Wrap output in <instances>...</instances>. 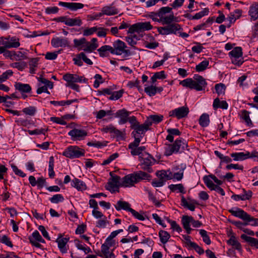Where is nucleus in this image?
<instances>
[{
	"instance_id": "obj_1",
	"label": "nucleus",
	"mask_w": 258,
	"mask_h": 258,
	"mask_svg": "<svg viewBox=\"0 0 258 258\" xmlns=\"http://www.w3.org/2000/svg\"><path fill=\"white\" fill-rule=\"evenodd\" d=\"M151 176L142 171L135 172L133 173L128 174L122 178H120L121 187H130L135 186V185L143 179H149Z\"/></svg>"
},
{
	"instance_id": "obj_2",
	"label": "nucleus",
	"mask_w": 258,
	"mask_h": 258,
	"mask_svg": "<svg viewBox=\"0 0 258 258\" xmlns=\"http://www.w3.org/2000/svg\"><path fill=\"white\" fill-rule=\"evenodd\" d=\"M179 84L184 87L195 89L197 91L205 90L207 85L205 79L198 74H195L193 79H185L180 81Z\"/></svg>"
},
{
	"instance_id": "obj_3",
	"label": "nucleus",
	"mask_w": 258,
	"mask_h": 258,
	"mask_svg": "<svg viewBox=\"0 0 258 258\" xmlns=\"http://www.w3.org/2000/svg\"><path fill=\"white\" fill-rule=\"evenodd\" d=\"M187 148V144L184 140H176L173 144H168L165 149V155L169 156L173 153H181Z\"/></svg>"
},
{
	"instance_id": "obj_4",
	"label": "nucleus",
	"mask_w": 258,
	"mask_h": 258,
	"mask_svg": "<svg viewBox=\"0 0 258 258\" xmlns=\"http://www.w3.org/2000/svg\"><path fill=\"white\" fill-rule=\"evenodd\" d=\"M139 161L141 163L138 165L140 168L147 171L148 172H153L152 166L155 163V159L149 154L145 153L139 156Z\"/></svg>"
},
{
	"instance_id": "obj_5",
	"label": "nucleus",
	"mask_w": 258,
	"mask_h": 258,
	"mask_svg": "<svg viewBox=\"0 0 258 258\" xmlns=\"http://www.w3.org/2000/svg\"><path fill=\"white\" fill-rule=\"evenodd\" d=\"M126 45L125 43L117 40L113 43V46H111V53L116 55L124 54L125 56H128L132 54V53L128 49H125Z\"/></svg>"
},
{
	"instance_id": "obj_6",
	"label": "nucleus",
	"mask_w": 258,
	"mask_h": 258,
	"mask_svg": "<svg viewBox=\"0 0 258 258\" xmlns=\"http://www.w3.org/2000/svg\"><path fill=\"white\" fill-rule=\"evenodd\" d=\"M85 151L77 146L68 147L62 153V155L70 159L78 158L84 156Z\"/></svg>"
},
{
	"instance_id": "obj_7",
	"label": "nucleus",
	"mask_w": 258,
	"mask_h": 258,
	"mask_svg": "<svg viewBox=\"0 0 258 258\" xmlns=\"http://www.w3.org/2000/svg\"><path fill=\"white\" fill-rule=\"evenodd\" d=\"M110 175L111 176V181H109L105 185L106 189L109 190L111 193L116 191L119 192V187H121V185H120L121 182L120 177L116 175H113L112 172L110 173Z\"/></svg>"
},
{
	"instance_id": "obj_8",
	"label": "nucleus",
	"mask_w": 258,
	"mask_h": 258,
	"mask_svg": "<svg viewBox=\"0 0 258 258\" xmlns=\"http://www.w3.org/2000/svg\"><path fill=\"white\" fill-rule=\"evenodd\" d=\"M68 135L73 141H82L85 139L88 133L85 130L74 128L68 133Z\"/></svg>"
},
{
	"instance_id": "obj_9",
	"label": "nucleus",
	"mask_w": 258,
	"mask_h": 258,
	"mask_svg": "<svg viewBox=\"0 0 258 258\" xmlns=\"http://www.w3.org/2000/svg\"><path fill=\"white\" fill-rule=\"evenodd\" d=\"M141 140L136 139L134 142L128 145V148L131 150V153L133 156H142V152L146 149L145 146L139 147Z\"/></svg>"
},
{
	"instance_id": "obj_10",
	"label": "nucleus",
	"mask_w": 258,
	"mask_h": 258,
	"mask_svg": "<svg viewBox=\"0 0 258 258\" xmlns=\"http://www.w3.org/2000/svg\"><path fill=\"white\" fill-rule=\"evenodd\" d=\"M189 109L186 106L178 107L169 112V116L176 117L178 119L187 116L189 113Z\"/></svg>"
},
{
	"instance_id": "obj_11",
	"label": "nucleus",
	"mask_w": 258,
	"mask_h": 258,
	"mask_svg": "<svg viewBox=\"0 0 258 258\" xmlns=\"http://www.w3.org/2000/svg\"><path fill=\"white\" fill-rule=\"evenodd\" d=\"M63 79L67 81L68 84L81 83L82 82L86 83L88 81L87 79L83 76H79L76 74H66L63 75Z\"/></svg>"
},
{
	"instance_id": "obj_12",
	"label": "nucleus",
	"mask_w": 258,
	"mask_h": 258,
	"mask_svg": "<svg viewBox=\"0 0 258 258\" xmlns=\"http://www.w3.org/2000/svg\"><path fill=\"white\" fill-rule=\"evenodd\" d=\"M228 211L233 216L240 218L244 221H247L248 220L253 219L251 218L250 215H248L243 210L238 208H235L234 209L229 210Z\"/></svg>"
},
{
	"instance_id": "obj_13",
	"label": "nucleus",
	"mask_w": 258,
	"mask_h": 258,
	"mask_svg": "<svg viewBox=\"0 0 258 258\" xmlns=\"http://www.w3.org/2000/svg\"><path fill=\"white\" fill-rule=\"evenodd\" d=\"M28 239L32 245L37 248H41L42 246L39 242L45 243V240L37 230L34 231Z\"/></svg>"
},
{
	"instance_id": "obj_14",
	"label": "nucleus",
	"mask_w": 258,
	"mask_h": 258,
	"mask_svg": "<svg viewBox=\"0 0 258 258\" xmlns=\"http://www.w3.org/2000/svg\"><path fill=\"white\" fill-rule=\"evenodd\" d=\"M131 113V112L128 111L125 109L123 108L117 110L115 113V116L120 119L118 122L120 124H123L127 122L129 115Z\"/></svg>"
},
{
	"instance_id": "obj_15",
	"label": "nucleus",
	"mask_w": 258,
	"mask_h": 258,
	"mask_svg": "<svg viewBox=\"0 0 258 258\" xmlns=\"http://www.w3.org/2000/svg\"><path fill=\"white\" fill-rule=\"evenodd\" d=\"M133 130L132 133V136L135 138V140L137 138L141 140V138L143 137V135L147 131V130L142 124H140V123Z\"/></svg>"
},
{
	"instance_id": "obj_16",
	"label": "nucleus",
	"mask_w": 258,
	"mask_h": 258,
	"mask_svg": "<svg viewBox=\"0 0 258 258\" xmlns=\"http://www.w3.org/2000/svg\"><path fill=\"white\" fill-rule=\"evenodd\" d=\"M59 6L67 8L73 11H77L79 9H83L84 7V4L79 3H67L59 2Z\"/></svg>"
},
{
	"instance_id": "obj_17",
	"label": "nucleus",
	"mask_w": 258,
	"mask_h": 258,
	"mask_svg": "<svg viewBox=\"0 0 258 258\" xmlns=\"http://www.w3.org/2000/svg\"><path fill=\"white\" fill-rule=\"evenodd\" d=\"M70 238L68 237H62L61 234H59L58 238L56 239V242L58 244V247L60 251L65 253L67 252L68 249L66 247V244L68 242Z\"/></svg>"
},
{
	"instance_id": "obj_18",
	"label": "nucleus",
	"mask_w": 258,
	"mask_h": 258,
	"mask_svg": "<svg viewBox=\"0 0 258 258\" xmlns=\"http://www.w3.org/2000/svg\"><path fill=\"white\" fill-rule=\"evenodd\" d=\"M51 45L54 47H66L69 46V41L67 38L59 37L53 38L51 41Z\"/></svg>"
},
{
	"instance_id": "obj_19",
	"label": "nucleus",
	"mask_w": 258,
	"mask_h": 258,
	"mask_svg": "<svg viewBox=\"0 0 258 258\" xmlns=\"http://www.w3.org/2000/svg\"><path fill=\"white\" fill-rule=\"evenodd\" d=\"M3 44L5 46L6 48H18L20 45L19 42V39L16 37H12L10 38V41H4Z\"/></svg>"
},
{
	"instance_id": "obj_20",
	"label": "nucleus",
	"mask_w": 258,
	"mask_h": 258,
	"mask_svg": "<svg viewBox=\"0 0 258 258\" xmlns=\"http://www.w3.org/2000/svg\"><path fill=\"white\" fill-rule=\"evenodd\" d=\"M15 87L16 90L19 91L22 94L29 93L31 91V86L27 84H22L19 82H16L15 84Z\"/></svg>"
},
{
	"instance_id": "obj_21",
	"label": "nucleus",
	"mask_w": 258,
	"mask_h": 258,
	"mask_svg": "<svg viewBox=\"0 0 258 258\" xmlns=\"http://www.w3.org/2000/svg\"><path fill=\"white\" fill-rule=\"evenodd\" d=\"M101 12L103 15L112 16L118 14V11L114 6H107L102 8Z\"/></svg>"
},
{
	"instance_id": "obj_22",
	"label": "nucleus",
	"mask_w": 258,
	"mask_h": 258,
	"mask_svg": "<svg viewBox=\"0 0 258 258\" xmlns=\"http://www.w3.org/2000/svg\"><path fill=\"white\" fill-rule=\"evenodd\" d=\"M230 234L231 235L230 239L227 241V244L232 246L237 250L241 251L242 249L241 244L237 241L236 237L232 232H230Z\"/></svg>"
},
{
	"instance_id": "obj_23",
	"label": "nucleus",
	"mask_w": 258,
	"mask_h": 258,
	"mask_svg": "<svg viewBox=\"0 0 258 258\" xmlns=\"http://www.w3.org/2000/svg\"><path fill=\"white\" fill-rule=\"evenodd\" d=\"M83 24L82 21L80 17H76L75 18H70L68 17L66 25L70 27L72 26H81Z\"/></svg>"
},
{
	"instance_id": "obj_24",
	"label": "nucleus",
	"mask_w": 258,
	"mask_h": 258,
	"mask_svg": "<svg viewBox=\"0 0 258 258\" xmlns=\"http://www.w3.org/2000/svg\"><path fill=\"white\" fill-rule=\"evenodd\" d=\"M72 186L76 188L79 190H84L86 189V185L83 181L75 178L71 182Z\"/></svg>"
},
{
	"instance_id": "obj_25",
	"label": "nucleus",
	"mask_w": 258,
	"mask_h": 258,
	"mask_svg": "<svg viewBox=\"0 0 258 258\" xmlns=\"http://www.w3.org/2000/svg\"><path fill=\"white\" fill-rule=\"evenodd\" d=\"M115 208L117 211L124 210L128 212H130V209H132L130 207V204L128 202L120 200L117 202Z\"/></svg>"
},
{
	"instance_id": "obj_26",
	"label": "nucleus",
	"mask_w": 258,
	"mask_h": 258,
	"mask_svg": "<svg viewBox=\"0 0 258 258\" xmlns=\"http://www.w3.org/2000/svg\"><path fill=\"white\" fill-rule=\"evenodd\" d=\"M230 156L234 161H242L248 159L249 154L243 152L233 153L230 154Z\"/></svg>"
},
{
	"instance_id": "obj_27",
	"label": "nucleus",
	"mask_w": 258,
	"mask_h": 258,
	"mask_svg": "<svg viewBox=\"0 0 258 258\" xmlns=\"http://www.w3.org/2000/svg\"><path fill=\"white\" fill-rule=\"evenodd\" d=\"M177 18L174 16L173 12L168 16H164L160 18V22L163 24L169 25L172 24L173 22H176Z\"/></svg>"
},
{
	"instance_id": "obj_28",
	"label": "nucleus",
	"mask_w": 258,
	"mask_h": 258,
	"mask_svg": "<svg viewBox=\"0 0 258 258\" xmlns=\"http://www.w3.org/2000/svg\"><path fill=\"white\" fill-rule=\"evenodd\" d=\"M241 238L247 242L249 243V244L251 246H254L258 248V240L257 239L252 237L248 236L244 234H243L241 235Z\"/></svg>"
},
{
	"instance_id": "obj_29",
	"label": "nucleus",
	"mask_w": 258,
	"mask_h": 258,
	"mask_svg": "<svg viewBox=\"0 0 258 258\" xmlns=\"http://www.w3.org/2000/svg\"><path fill=\"white\" fill-rule=\"evenodd\" d=\"M109 249V247L106 243L101 245V252L105 258H115V255L112 252H110Z\"/></svg>"
},
{
	"instance_id": "obj_30",
	"label": "nucleus",
	"mask_w": 258,
	"mask_h": 258,
	"mask_svg": "<svg viewBox=\"0 0 258 258\" xmlns=\"http://www.w3.org/2000/svg\"><path fill=\"white\" fill-rule=\"evenodd\" d=\"M251 19L256 20L258 18V4L254 3L250 7L248 12Z\"/></svg>"
},
{
	"instance_id": "obj_31",
	"label": "nucleus",
	"mask_w": 258,
	"mask_h": 258,
	"mask_svg": "<svg viewBox=\"0 0 258 258\" xmlns=\"http://www.w3.org/2000/svg\"><path fill=\"white\" fill-rule=\"evenodd\" d=\"M242 48L240 47H236L229 52L231 57L240 58L242 57Z\"/></svg>"
},
{
	"instance_id": "obj_32",
	"label": "nucleus",
	"mask_w": 258,
	"mask_h": 258,
	"mask_svg": "<svg viewBox=\"0 0 258 258\" xmlns=\"http://www.w3.org/2000/svg\"><path fill=\"white\" fill-rule=\"evenodd\" d=\"M199 124L202 127L207 126L210 123L209 115L207 113H203L199 118Z\"/></svg>"
},
{
	"instance_id": "obj_33",
	"label": "nucleus",
	"mask_w": 258,
	"mask_h": 258,
	"mask_svg": "<svg viewBox=\"0 0 258 258\" xmlns=\"http://www.w3.org/2000/svg\"><path fill=\"white\" fill-rule=\"evenodd\" d=\"M168 28V30L170 34H175L176 32L180 30H181L182 28L180 26L176 23H172L171 24L168 25L167 26Z\"/></svg>"
},
{
	"instance_id": "obj_34",
	"label": "nucleus",
	"mask_w": 258,
	"mask_h": 258,
	"mask_svg": "<svg viewBox=\"0 0 258 258\" xmlns=\"http://www.w3.org/2000/svg\"><path fill=\"white\" fill-rule=\"evenodd\" d=\"M159 236L160 241L163 244L166 243L170 237V234L167 231L164 230H161L159 232Z\"/></svg>"
},
{
	"instance_id": "obj_35",
	"label": "nucleus",
	"mask_w": 258,
	"mask_h": 258,
	"mask_svg": "<svg viewBox=\"0 0 258 258\" xmlns=\"http://www.w3.org/2000/svg\"><path fill=\"white\" fill-rule=\"evenodd\" d=\"M97 51L99 52V55L101 57H105L107 56V51H109L111 53V46L110 45H103L100 48L98 49Z\"/></svg>"
},
{
	"instance_id": "obj_36",
	"label": "nucleus",
	"mask_w": 258,
	"mask_h": 258,
	"mask_svg": "<svg viewBox=\"0 0 258 258\" xmlns=\"http://www.w3.org/2000/svg\"><path fill=\"white\" fill-rule=\"evenodd\" d=\"M209 64V61L205 60L196 66V71L197 72H201L205 71Z\"/></svg>"
},
{
	"instance_id": "obj_37",
	"label": "nucleus",
	"mask_w": 258,
	"mask_h": 258,
	"mask_svg": "<svg viewBox=\"0 0 258 258\" xmlns=\"http://www.w3.org/2000/svg\"><path fill=\"white\" fill-rule=\"evenodd\" d=\"M168 187L172 191H175L176 190H178L181 193H185L184 188L182 184H170L169 185Z\"/></svg>"
},
{
	"instance_id": "obj_38",
	"label": "nucleus",
	"mask_w": 258,
	"mask_h": 258,
	"mask_svg": "<svg viewBox=\"0 0 258 258\" xmlns=\"http://www.w3.org/2000/svg\"><path fill=\"white\" fill-rule=\"evenodd\" d=\"M249 111L245 110H243L241 111V117L248 126L252 125V122L249 117Z\"/></svg>"
},
{
	"instance_id": "obj_39",
	"label": "nucleus",
	"mask_w": 258,
	"mask_h": 258,
	"mask_svg": "<svg viewBox=\"0 0 258 258\" xmlns=\"http://www.w3.org/2000/svg\"><path fill=\"white\" fill-rule=\"evenodd\" d=\"M77 101V99H73L69 100L67 101H50V103L53 104L54 105H59V106H64L66 105H69L71 104L72 103Z\"/></svg>"
},
{
	"instance_id": "obj_40",
	"label": "nucleus",
	"mask_w": 258,
	"mask_h": 258,
	"mask_svg": "<svg viewBox=\"0 0 258 258\" xmlns=\"http://www.w3.org/2000/svg\"><path fill=\"white\" fill-rule=\"evenodd\" d=\"M138 23L140 32L146 30H149L152 28V26L149 22H140Z\"/></svg>"
},
{
	"instance_id": "obj_41",
	"label": "nucleus",
	"mask_w": 258,
	"mask_h": 258,
	"mask_svg": "<svg viewBox=\"0 0 258 258\" xmlns=\"http://www.w3.org/2000/svg\"><path fill=\"white\" fill-rule=\"evenodd\" d=\"M243 194L239 195L241 200H249L252 197V192L250 190H246L244 188L242 189Z\"/></svg>"
},
{
	"instance_id": "obj_42",
	"label": "nucleus",
	"mask_w": 258,
	"mask_h": 258,
	"mask_svg": "<svg viewBox=\"0 0 258 258\" xmlns=\"http://www.w3.org/2000/svg\"><path fill=\"white\" fill-rule=\"evenodd\" d=\"M172 13V8L169 7H162L158 11V17L160 18L165 16L166 14Z\"/></svg>"
},
{
	"instance_id": "obj_43",
	"label": "nucleus",
	"mask_w": 258,
	"mask_h": 258,
	"mask_svg": "<svg viewBox=\"0 0 258 258\" xmlns=\"http://www.w3.org/2000/svg\"><path fill=\"white\" fill-rule=\"evenodd\" d=\"M215 88L216 93L219 96L224 95L225 94L226 87L224 84L222 83L217 84L215 85Z\"/></svg>"
},
{
	"instance_id": "obj_44",
	"label": "nucleus",
	"mask_w": 258,
	"mask_h": 258,
	"mask_svg": "<svg viewBox=\"0 0 258 258\" xmlns=\"http://www.w3.org/2000/svg\"><path fill=\"white\" fill-rule=\"evenodd\" d=\"M192 220H193V218L191 216H183L181 221L183 228H187L190 226L189 224L191 223Z\"/></svg>"
},
{
	"instance_id": "obj_45",
	"label": "nucleus",
	"mask_w": 258,
	"mask_h": 258,
	"mask_svg": "<svg viewBox=\"0 0 258 258\" xmlns=\"http://www.w3.org/2000/svg\"><path fill=\"white\" fill-rule=\"evenodd\" d=\"M64 198L60 194L55 195L49 199L50 202L53 204H57L59 202H62Z\"/></svg>"
},
{
	"instance_id": "obj_46",
	"label": "nucleus",
	"mask_w": 258,
	"mask_h": 258,
	"mask_svg": "<svg viewBox=\"0 0 258 258\" xmlns=\"http://www.w3.org/2000/svg\"><path fill=\"white\" fill-rule=\"evenodd\" d=\"M200 234L203 238V241L208 245L211 244V241L209 236L207 234V232L204 230L201 229L200 230Z\"/></svg>"
},
{
	"instance_id": "obj_47",
	"label": "nucleus",
	"mask_w": 258,
	"mask_h": 258,
	"mask_svg": "<svg viewBox=\"0 0 258 258\" xmlns=\"http://www.w3.org/2000/svg\"><path fill=\"white\" fill-rule=\"evenodd\" d=\"M86 46L83 49L86 52H91L95 50L98 46V44H91L88 42H86Z\"/></svg>"
},
{
	"instance_id": "obj_48",
	"label": "nucleus",
	"mask_w": 258,
	"mask_h": 258,
	"mask_svg": "<svg viewBox=\"0 0 258 258\" xmlns=\"http://www.w3.org/2000/svg\"><path fill=\"white\" fill-rule=\"evenodd\" d=\"M22 111L27 115L33 116L36 112V109L34 106H29L23 108Z\"/></svg>"
},
{
	"instance_id": "obj_49",
	"label": "nucleus",
	"mask_w": 258,
	"mask_h": 258,
	"mask_svg": "<svg viewBox=\"0 0 258 258\" xmlns=\"http://www.w3.org/2000/svg\"><path fill=\"white\" fill-rule=\"evenodd\" d=\"M145 92L149 96H153L156 94V87L153 85L145 88Z\"/></svg>"
},
{
	"instance_id": "obj_50",
	"label": "nucleus",
	"mask_w": 258,
	"mask_h": 258,
	"mask_svg": "<svg viewBox=\"0 0 258 258\" xmlns=\"http://www.w3.org/2000/svg\"><path fill=\"white\" fill-rule=\"evenodd\" d=\"M209 13V9L205 8L203 11L196 14L194 16H193V17H192V18H194V19H200L204 16L208 15Z\"/></svg>"
},
{
	"instance_id": "obj_51",
	"label": "nucleus",
	"mask_w": 258,
	"mask_h": 258,
	"mask_svg": "<svg viewBox=\"0 0 258 258\" xmlns=\"http://www.w3.org/2000/svg\"><path fill=\"white\" fill-rule=\"evenodd\" d=\"M123 93V91L122 90H120L118 91L113 92L109 99L110 100H117L122 96Z\"/></svg>"
},
{
	"instance_id": "obj_52",
	"label": "nucleus",
	"mask_w": 258,
	"mask_h": 258,
	"mask_svg": "<svg viewBox=\"0 0 258 258\" xmlns=\"http://www.w3.org/2000/svg\"><path fill=\"white\" fill-rule=\"evenodd\" d=\"M98 28L97 27H93L90 28H87L84 30L83 31V35L84 36H90L96 32L98 30Z\"/></svg>"
},
{
	"instance_id": "obj_53",
	"label": "nucleus",
	"mask_w": 258,
	"mask_h": 258,
	"mask_svg": "<svg viewBox=\"0 0 258 258\" xmlns=\"http://www.w3.org/2000/svg\"><path fill=\"white\" fill-rule=\"evenodd\" d=\"M11 167L15 174L22 177H24L26 176V174L24 173L22 171L19 169L16 165L14 164H11Z\"/></svg>"
},
{
	"instance_id": "obj_54",
	"label": "nucleus",
	"mask_w": 258,
	"mask_h": 258,
	"mask_svg": "<svg viewBox=\"0 0 258 258\" xmlns=\"http://www.w3.org/2000/svg\"><path fill=\"white\" fill-rule=\"evenodd\" d=\"M128 119L127 121L131 124V127L133 130L139 123V122L137 120L136 117L135 116H129Z\"/></svg>"
},
{
	"instance_id": "obj_55",
	"label": "nucleus",
	"mask_w": 258,
	"mask_h": 258,
	"mask_svg": "<svg viewBox=\"0 0 258 258\" xmlns=\"http://www.w3.org/2000/svg\"><path fill=\"white\" fill-rule=\"evenodd\" d=\"M118 157V154L117 153L111 155L107 159L103 161L102 163V165H106L109 164L111 162L115 159Z\"/></svg>"
},
{
	"instance_id": "obj_56",
	"label": "nucleus",
	"mask_w": 258,
	"mask_h": 258,
	"mask_svg": "<svg viewBox=\"0 0 258 258\" xmlns=\"http://www.w3.org/2000/svg\"><path fill=\"white\" fill-rule=\"evenodd\" d=\"M204 181L206 186L211 190H213L216 185H215L213 181L207 176L204 177Z\"/></svg>"
},
{
	"instance_id": "obj_57",
	"label": "nucleus",
	"mask_w": 258,
	"mask_h": 258,
	"mask_svg": "<svg viewBox=\"0 0 258 258\" xmlns=\"http://www.w3.org/2000/svg\"><path fill=\"white\" fill-rule=\"evenodd\" d=\"M94 78L95 79V81L94 83L93 86L95 88H97L99 87L100 84L103 82L102 81V77L99 74H96L94 76Z\"/></svg>"
},
{
	"instance_id": "obj_58",
	"label": "nucleus",
	"mask_w": 258,
	"mask_h": 258,
	"mask_svg": "<svg viewBox=\"0 0 258 258\" xmlns=\"http://www.w3.org/2000/svg\"><path fill=\"white\" fill-rule=\"evenodd\" d=\"M88 146H93L95 147H97L98 148H101L102 147L106 146V143L105 142H101L99 141H97L95 142H88L87 144Z\"/></svg>"
},
{
	"instance_id": "obj_59",
	"label": "nucleus",
	"mask_w": 258,
	"mask_h": 258,
	"mask_svg": "<svg viewBox=\"0 0 258 258\" xmlns=\"http://www.w3.org/2000/svg\"><path fill=\"white\" fill-rule=\"evenodd\" d=\"M135 32H138V33L140 32L138 23H136L135 24H133L131 27H130V28L128 30V31H127V33L130 34H133Z\"/></svg>"
},
{
	"instance_id": "obj_60",
	"label": "nucleus",
	"mask_w": 258,
	"mask_h": 258,
	"mask_svg": "<svg viewBox=\"0 0 258 258\" xmlns=\"http://www.w3.org/2000/svg\"><path fill=\"white\" fill-rule=\"evenodd\" d=\"M190 247L193 248L199 254L204 253V250L195 242H190Z\"/></svg>"
},
{
	"instance_id": "obj_61",
	"label": "nucleus",
	"mask_w": 258,
	"mask_h": 258,
	"mask_svg": "<svg viewBox=\"0 0 258 258\" xmlns=\"http://www.w3.org/2000/svg\"><path fill=\"white\" fill-rule=\"evenodd\" d=\"M13 73L11 70H8L0 76V83L5 81L8 78V76H11Z\"/></svg>"
},
{
	"instance_id": "obj_62",
	"label": "nucleus",
	"mask_w": 258,
	"mask_h": 258,
	"mask_svg": "<svg viewBox=\"0 0 258 258\" xmlns=\"http://www.w3.org/2000/svg\"><path fill=\"white\" fill-rule=\"evenodd\" d=\"M148 195L149 200H151L156 207H159L161 205V202L157 200L156 197L151 191L148 192Z\"/></svg>"
},
{
	"instance_id": "obj_63",
	"label": "nucleus",
	"mask_w": 258,
	"mask_h": 258,
	"mask_svg": "<svg viewBox=\"0 0 258 258\" xmlns=\"http://www.w3.org/2000/svg\"><path fill=\"white\" fill-rule=\"evenodd\" d=\"M150 117L152 121V123H158L160 122L163 118V115H151L150 116Z\"/></svg>"
},
{
	"instance_id": "obj_64",
	"label": "nucleus",
	"mask_w": 258,
	"mask_h": 258,
	"mask_svg": "<svg viewBox=\"0 0 258 258\" xmlns=\"http://www.w3.org/2000/svg\"><path fill=\"white\" fill-rule=\"evenodd\" d=\"M183 168H181L177 172L173 173V178L176 179L177 180H180L182 179L183 176Z\"/></svg>"
}]
</instances>
